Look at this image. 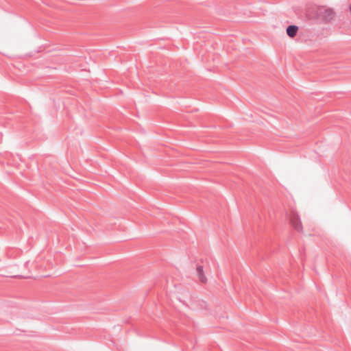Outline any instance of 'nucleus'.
<instances>
[{"label":"nucleus","mask_w":351,"mask_h":351,"mask_svg":"<svg viewBox=\"0 0 351 351\" xmlns=\"http://www.w3.org/2000/svg\"><path fill=\"white\" fill-rule=\"evenodd\" d=\"M196 271L199 281L202 283H206L207 282V278L204 274L203 267L198 266L196 269Z\"/></svg>","instance_id":"obj_4"},{"label":"nucleus","mask_w":351,"mask_h":351,"mask_svg":"<svg viewBox=\"0 0 351 351\" xmlns=\"http://www.w3.org/2000/svg\"><path fill=\"white\" fill-rule=\"evenodd\" d=\"M298 29V27L296 25H289L287 27L286 30L287 34L289 37L293 38L297 34Z\"/></svg>","instance_id":"obj_5"},{"label":"nucleus","mask_w":351,"mask_h":351,"mask_svg":"<svg viewBox=\"0 0 351 351\" xmlns=\"http://www.w3.org/2000/svg\"><path fill=\"white\" fill-rule=\"evenodd\" d=\"M335 13L333 10L328 8L324 10V11L322 12V16L323 18L328 21H330L332 20L335 17Z\"/></svg>","instance_id":"obj_3"},{"label":"nucleus","mask_w":351,"mask_h":351,"mask_svg":"<svg viewBox=\"0 0 351 351\" xmlns=\"http://www.w3.org/2000/svg\"><path fill=\"white\" fill-rule=\"evenodd\" d=\"M61 49L58 46L53 44H49L47 45V54L49 57H53L60 55Z\"/></svg>","instance_id":"obj_2"},{"label":"nucleus","mask_w":351,"mask_h":351,"mask_svg":"<svg viewBox=\"0 0 351 351\" xmlns=\"http://www.w3.org/2000/svg\"><path fill=\"white\" fill-rule=\"evenodd\" d=\"M290 225L298 232L303 233L304 228L299 215L295 212H291L289 216Z\"/></svg>","instance_id":"obj_1"}]
</instances>
